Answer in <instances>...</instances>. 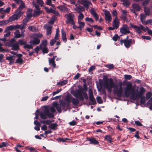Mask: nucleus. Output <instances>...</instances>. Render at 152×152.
<instances>
[{"instance_id":"obj_1","label":"nucleus","mask_w":152,"mask_h":152,"mask_svg":"<svg viewBox=\"0 0 152 152\" xmlns=\"http://www.w3.org/2000/svg\"><path fill=\"white\" fill-rule=\"evenodd\" d=\"M122 83L121 82H119L118 85L115 83L113 79L110 78L108 79H105L104 80L103 83V85L104 88H107L109 92H111L112 89L114 88L113 92L114 94H116L119 98L122 96L123 88Z\"/></svg>"},{"instance_id":"obj_2","label":"nucleus","mask_w":152,"mask_h":152,"mask_svg":"<svg viewBox=\"0 0 152 152\" xmlns=\"http://www.w3.org/2000/svg\"><path fill=\"white\" fill-rule=\"evenodd\" d=\"M50 112L49 109L46 107L43 110V112H41L40 114V118L42 119H45L47 118V117L49 118H53L54 116L53 114L56 112V110L55 108L52 106L50 108Z\"/></svg>"},{"instance_id":"obj_3","label":"nucleus","mask_w":152,"mask_h":152,"mask_svg":"<svg viewBox=\"0 0 152 152\" xmlns=\"http://www.w3.org/2000/svg\"><path fill=\"white\" fill-rule=\"evenodd\" d=\"M125 90V95L126 97H128L129 96L131 91V97L133 99L135 100L138 97L137 93L135 94V93L133 92L134 91V89L132 88V84L130 82H128L127 83V86Z\"/></svg>"},{"instance_id":"obj_4","label":"nucleus","mask_w":152,"mask_h":152,"mask_svg":"<svg viewBox=\"0 0 152 152\" xmlns=\"http://www.w3.org/2000/svg\"><path fill=\"white\" fill-rule=\"evenodd\" d=\"M83 88H79V89H76L73 92V94L76 98H78L80 101H83L84 98L82 94V92L83 91H85L87 90V87L86 84H83Z\"/></svg>"},{"instance_id":"obj_5","label":"nucleus","mask_w":152,"mask_h":152,"mask_svg":"<svg viewBox=\"0 0 152 152\" xmlns=\"http://www.w3.org/2000/svg\"><path fill=\"white\" fill-rule=\"evenodd\" d=\"M77 98L72 97L70 94L67 95L66 96L64 100L66 103V109H68L69 107L70 106V103L72 102V104L74 105H77L79 104V101Z\"/></svg>"},{"instance_id":"obj_6","label":"nucleus","mask_w":152,"mask_h":152,"mask_svg":"<svg viewBox=\"0 0 152 152\" xmlns=\"http://www.w3.org/2000/svg\"><path fill=\"white\" fill-rule=\"evenodd\" d=\"M53 105L55 107L57 111L59 113L61 112V108H62V109H65L66 107V103L65 101H64L62 100H61L59 101V104L57 102H55L53 103ZM67 109H66V110Z\"/></svg>"},{"instance_id":"obj_7","label":"nucleus","mask_w":152,"mask_h":152,"mask_svg":"<svg viewBox=\"0 0 152 152\" xmlns=\"http://www.w3.org/2000/svg\"><path fill=\"white\" fill-rule=\"evenodd\" d=\"M65 17L66 19V23L67 24L69 23L71 25L75 24L74 18L75 17V15L72 13H69L65 15Z\"/></svg>"},{"instance_id":"obj_8","label":"nucleus","mask_w":152,"mask_h":152,"mask_svg":"<svg viewBox=\"0 0 152 152\" xmlns=\"http://www.w3.org/2000/svg\"><path fill=\"white\" fill-rule=\"evenodd\" d=\"M121 44L123 43H124V46L126 48H129L131 44L133 45L135 43V40L134 39H129L128 40L127 39H121L120 40Z\"/></svg>"},{"instance_id":"obj_9","label":"nucleus","mask_w":152,"mask_h":152,"mask_svg":"<svg viewBox=\"0 0 152 152\" xmlns=\"http://www.w3.org/2000/svg\"><path fill=\"white\" fill-rule=\"evenodd\" d=\"M120 31L121 33L124 34L130 33L128 26L126 24L123 25V27L120 28Z\"/></svg>"},{"instance_id":"obj_10","label":"nucleus","mask_w":152,"mask_h":152,"mask_svg":"<svg viewBox=\"0 0 152 152\" xmlns=\"http://www.w3.org/2000/svg\"><path fill=\"white\" fill-rule=\"evenodd\" d=\"M87 140L90 142L89 143L91 144L96 145L98 144L99 142L95 138L91 137H87L86 138Z\"/></svg>"},{"instance_id":"obj_11","label":"nucleus","mask_w":152,"mask_h":152,"mask_svg":"<svg viewBox=\"0 0 152 152\" xmlns=\"http://www.w3.org/2000/svg\"><path fill=\"white\" fill-rule=\"evenodd\" d=\"M89 99L90 101V104L95 105L96 104V102L94 99L93 93L92 92H89Z\"/></svg>"},{"instance_id":"obj_12","label":"nucleus","mask_w":152,"mask_h":152,"mask_svg":"<svg viewBox=\"0 0 152 152\" xmlns=\"http://www.w3.org/2000/svg\"><path fill=\"white\" fill-rule=\"evenodd\" d=\"M78 2L87 9H88L89 5L91 4V2L87 0H78Z\"/></svg>"},{"instance_id":"obj_13","label":"nucleus","mask_w":152,"mask_h":152,"mask_svg":"<svg viewBox=\"0 0 152 152\" xmlns=\"http://www.w3.org/2000/svg\"><path fill=\"white\" fill-rule=\"evenodd\" d=\"M104 14L105 16V20L106 21L110 22L111 20V17L109 11L105 10Z\"/></svg>"},{"instance_id":"obj_14","label":"nucleus","mask_w":152,"mask_h":152,"mask_svg":"<svg viewBox=\"0 0 152 152\" xmlns=\"http://www.w3.org/2000/svg\"><path fill=\"white\" fill-rule=\"evenodd\" d=\"M119 20L117 17H115L113 20V26L115 29H117L119 27Z\"/></svg>"},{"instance_id":"obj_15","label":"nucleus","mask_w":152,"mask_h":152,"mask_svg":"<svg viewBox=\"0 0 152 152\" xmlns=\"http://www.w3.org/2000/svg\"><path fill=\"white\" fill-rule=\"evenodd\" d=\"M40 41V40L37 37H34L33 38V40L32 41H31L30 42V43L33 45H35L39 44Z\"/></svg>"},{"instance_id":"obj_16","label":"nucleus","mask_w":152,"mask_h":152,"mask_svg":"<svg viewBox=\"0 0 152 152\" xmlns=\"http://www.w3.org/2000/svg\"><path fill=\"white\" fill-rule=\"evenodd\" d=\"M145 90V88L143 87H141L140 89L139 92H138L137 93V95L138 96V98H139L144 94Z\"/></svg>"},{"instance_id":"obj_17","label":"nucleus","mask_w":152,"mask_h":152,"mask_svg":"<svg viewBox=\"0 0 152 152\" xmlns=\"http://www.w3.org/2000/svg\"><path fill=\"white\" fill-rule=\"evenodd\" d=\"M61 37L63 42L66 43L67 42L66 33L63 29L61 30Z\"/></svg>"},{"instance_id":"obj_18","label":"nucleus","mask_w":152,"mask_h":152,"mask_svg":"<svg viewBox=\"0 0 152 152\" xmlns=\"http://www.w3.org/2000/svg\"><path fill=\"white\" fill-rule=\"evenodd\" d=\"M16 14H14L9 17V20L10 22H12L14 21L15 20H18L20 18Z\"/></svg>"},{"instance_id":"obj_19","label":"nucleus","mask_w":152,"mask_h":152,"mask_svg":"<svg viewBox=\"0 0 152 152\" xmlns=\"http://www.w3.org/2000/svg\"><path fill=\"white\" fill-rule=\"evenodd\" d=\"M16 14H14L9 17V20L10 22H12L14 21L15 20H18L20 18Z\"/></svg>"},{"instance_id":"obj_20","label":"nucleus","mask_w":152,"mask_h":152,"mask_svg":"<svg viewBox=\"0 0 152 152\" xmlns=\"http://www.w3.org/2000/svg\"><path fill=\"white\" fill-rule=\"evenodd\" d=\"M75 10L78 13H81V12L85 11V9L83 6L79 5L78 6H76Z\"/></svg>"},{"instance_id":"obj_21","label":"nucleus","mask_w":152,"mask_h":152,"mask_svg":"<svg viewBox=\"0 0 152 152\" xmlns=\"http://www.w3.org/2000/svg\"><path fill=\"white\" fill-rule=\"evenodd\" d=\"M19 46L18 43V42H16L13 44L11 50L16 51L19 50Z\"/></svg>"},{"instance_id":"obj_22","label":"nucleus","mask_w":152,"mask_h":152,"mask_svg":"<svg viewBox=\"0 0 152 152\" xmlns=\"http://www.w3.org/2000/svg\"><path fill=\"white\" fill-rule=\"evenodd\" d=\"M57 8L58 9L64 11H68L69 10L65 6L63 5H61L58 6L57 7Z\"/></svg>"},{"instance_id":"obj_23","label":"nucleus","mask_w":152,"mask_h":152,"mask_svg":"<svg viewBox=\"0 0 152 152\" xmlns=\"http://www.w3.org/2000/svg\"><path fill=\"white\" fill-rule=\"evenodd\" d=\"M42 11L40 10V9L34 10V14L33 16L34 17L39 15L40 14H42Z\"/></svg>"},{"instance_id":"obj_24","label":"nucleus","mask_w":152,"mask_h":152,"mask_svg":"<svg viewBox=\"0 0 152 152\" xmlns=\"http://www.w3.org/2000/svg\"><path fill=\"white\" fill-rule=\"evenodd\" d=\"M15 37L16 38H20L22 37V34H20L19 31L18 30H16L14 32Z\"/></svg>"},{"instance_id":"obj_25","label":"nucleus","mask_w":152,"mask_h":152,"mask_svg":"<svg viewBox=\"0 0 152 152\" xmlns=\"http://www.w3.org/2000/svg\"><path fill=\"white\" fill-rule=\"evenodd\" d=\"M104 140L109 142L110 143L113 142L111 137L110 135H106L104 137Z\"/></svg>"},{"instance_id":"obj_26","label":"nucleus","mask_w":152,"mask_h":152,"mask_svg":"<svg viewBox=\"0 0 152 152\" xmlns=\"http://www.w3.org/2000/svg\"><path fill=\"white\" fill-rule=\"evenodd\" d=\"M40 49L42 51L43 54L47 53L49 52V50L47 47H40Z\"/></svg>"},{"instance_id":"obj_27","label":"nucleus","mask_w":152,"mask_h":152,"mask_svg":"<svg viewBox=\"0 0 152 152\" xmlns=\"http://www.w3.org/2000/svg\"><path fill=\"white\" fill-rule=\"evenodd\" d=\"M25 7V4L24 2H22V3L20 4V5L19 6V7L17 9V11H21Z\"/></svg>"},{"instance_id":"obj_28","label":"nucleus","mask_w":152,"mask_h":152,"mask_svg":"<svg viewBox=\"0 0 152 152\" xmlns=\"http://www.w3.org/2000/svg\"><path fill=\"white\" fill-rule=\"evenodd\" d=\"M57 126V124L56 123H53L50 124L48 127L50 129H52L53 130H55L56 129V127Z\"/></svg>"},{"instance_id":"obj_29","label":"nucleus","mask_w":152,"mask_h":152,"mask_svg":"<svg viewBox=\"0 0 152 152\" xmlns=\"http://www.w3.org/2000/svg\"><path fill=\"white\" fill-rule=\"evenodd\" d=\"M67 82L68 81L67 80H64L58 82L57 83V85L60 86H63L66 84L67 83Z\"/></svg>"},{"instance_id":"obj_30","label":"nucleus","mask_w":152,"mask_h":152,"mask_svg":"<svg viewBox=\"0 0 152 152\" xmlns=\"http://www.w3.org/2000/svg\"><path fill=\"white\" fill-rule=\"evenodd\" d=\"M132 6L135 10L137 11H139L140 9V6L137 4H133Z\"/></svg>"},{"instance_id":"obj_31","label":"nucleus","mask_w":152,"mask_h":152,"mask_svg":"<svg viewBox=\"0 0 152 152\" xmlns=\"http://www.w3.org/2000/svg\"><path fill=\"white\" fill-rule=\"evenodd\" d=\"M144 11L145 14L147 15H150L151 12L150 9L149 8L146 7H145L144 8Z\"/></svg>"},{"instance_id":"obj_32","label":"nucleus","mask_w":152,"mask_h":152,"mask_svg":"<svg viewBox=\"0 0 152 152\" xmlns=\"http://www.w3.org/2000/svg\"><path fill=\"white\" fill-rule=\"evenodd\" d=\"M14 29H15L14 26L10 25L6 28L4 32H6L9 30L12 31Z\"/></svg>"},{"instance_id":"obj_33","label":"nucleus","mask_w":152,"mask_h":152,"mask_svg":"<svg viewBox=\"0 0 152 152\" xmlns=\"http://www.w3.org/2000/svg\"><path fill=\"white\" fill-rule=\"evenodd\" d=\"M78 22L79 24V26H78V28L80 30H81L85 26V23L79 20H78Z\"/></svg>"},{"instance_id":"obj_34","label":"nucleus","mask_w":152,"mask_h":152,"mask_svg":"<svg viewBox=\"0 0 152 152\" xmlns=\"http://www.w3.org/2000/svg\"><path fill=\"white\" fill-rule=\"evenodd\" d=\"M47 41L46 39H44L42 41V43L39 45L40 47H47Z\"/></svg>"},{"instance_id":"obj_35","label":"nucleus","mask_w":152,"mask_h":152,"mask_svg":"<svg viewBox=\"0 0 152 152\" xmlns=\"http://www.w3.org/2000/svg\"><path fill=\"white\" fill-rule=\"evenodd\" d=\"M52 28V26H49L47 28L46 32L47 35H49L51 33Z\"/></svg>"},{"instance_id":"obj_36","label":"nucleus","mask_w":152,"mask_h":152,"mask_svg":"<svg viewBox=\"0 0 152 152\" xmlns=\"http://www.w3.org/2000/svg\"><path fill=\"white\" fill-rule=\"evenodd\" d=\"M45 9L47 13H53L54 10L51 7H50L49 9L48 7H45Z\"/></svg>"},{"instance_id":"obj_37","label":"nucleus","mask_w":152,"mask_h":152,"mask_svg":"<svg viewBox=\"0 0 152 152\" xmlns=\"http://www.w3.org/2000/svg\"><path fill=\"white\" fill-rule=\"evenodd\" d=\"M56 140L59 142H64L66 141V140H69V139L67 138H65L64 139L63 138H58Z\"/></svg>"},{"instance_id":"obj_38","label":"nucleus","mask_w":152,"mask_h":152,"mask_svg":"<svg viewBox=\"0 0 152 152\" xmlns=\"http://www.w3.org/2000/svg\"><path fill=\"white\" fill-rule=\"evenodd\" d=\"M139 98H140V103L142 104H143L145 103V96H142Z\"/></svg>"},{"instance_id":"obj_39","label":"nucleus","mask_w":152,"mask_h":152,"mask_svg":"<svg viewBox=\"0 0 152 152\" xmlns=\"http://www.w3.org/2000/svg\"><path fill=\"white\" fill-rule=\"evenodd\" d=\"M23 48L24 49L28 48V49H32L33 48V46L31 45H29L28 44H26L23 46Z\"/></svg>"},{"instance_id":"obj_40","label":"nucleus","mask_w":152,"mask_h":152,"mask_svg":"<svg viewBox=\"0 0 152 152\" xmlns=\"http://www.w3.org/2000/svg\"><path fill=\"white\" fill-rule=\"evenodd\" d=\"M9 22V20H4L0 21V26L4 25L6 23Z\"/></svg>"},{"instance_id":"obj_41","label":"nucleus","mask_w":152,"mask_h":152,"mask_svg":"<svg viewBox=\"0 0 152 152\" xmlns=\"http://www.w3.org/2000/svg\"><path fill=\"white\" fill-rule=\"evenodd\" d=\"M152 96V93L151 92H148L146 94V97L147 99H149Z\"/></svg>"},{"instance_id":"obj_42","label":"nucleus","mask_w":152,"mask_h":152,"mask_svg":"<svg viewBox=\"0 0 152 152\" xmlns=\"http://www.w3.org/2000/svg\"><path fill=\"white\" fill-rule=\"evenodd\" d=\"M96 99L97 102L99 104H102L103 103V101L101 97L100 96H97Z\"/></svg>"},{"instance_id":"obj_43","label":"nucleus","mask_w":152,"mask_h":152,"mask_svg":"<svg viewBox=\"0 0 152 152\" xmlns=\"http://www.w3.org/2000/svg\"><path fill=\"white\" fill-rule=\"evenodd\" d=\"M18 43L21 45H25L27 43V42L26 41H24L23 39H20L18 40Z\"/></svg>"},{"instance_id":"obj_44","label":"nucleus","mask_w":152,"mask_h":152,"mask_svg":"<svg viewBox=\"0 0 152 152\" xmlns=\"http://www.w3.org/2000/svg\"><path fill=\"white\" fill-rule=\"evenodd\" d=\"M120 38L119 36L117 34H115L113 37V39L114 41H116Z\"/></svg>"},{"instance_id":"obj_45","label":"nucleus","mask_w":152,"mask_h":152,"mask_svg":"<svg viewBox=\"0 0 152 152\" xmlns=\"http://www.w3.org/2000/svg\"><path fill=\"white\" fill-rule=\"evenodd\" d=\"M140 20L142 21V23L144 24V23H143V20L146 18V16L145 15L142 14H141L140 15Z\"/></svg>"},{"instance_id":"obj_46","label":"nucleus","mask_w":152,"mask_h":152,"mask_svg":"<svg viewBox=\"0 0 152 152\" xmlns=\"http://www.w3.org/2000/svg\"><path fill=\"white\" fill-rule=\"evenodd\" d=\"M80 14L78 17V21L82 20L84 17V15L81 13H79Z\"/></svg>"},{"instance_id":"obj_47","label":"nucleus","mask_w":152,"mask_h":152,"mask_svg":"<svg viewBox=\"0 0 152 152\" xmlns=\"http://www.w3.org/2000/svg\"><path fill=\"white\" fill-rule=\"evenodd\" d=\"M23 62V60L21 58H18L16 61L15 63L22 64Z\"/></svg>"},{"instance_id":"obj_48","label":"nucleus","mask_w":152,"mask_h":152,"mask_svg":"<svg viewBox=\"0 0 152 152\" xmlns=\"http://www.w3.org/2000/svg\"><path fill=\"white\" fill-rule=\"evenodd\" d=\"M82 94L84 98H85L86 99H88V96L86 92V91H83L82 92Z\"/></svg>"},{"instance_id":"obj_49","label":"nucleus","mask_w":152,"mask_h":152,"mask_svg":"<svg viewBox=\"0 0 152 152\" xmlns=\"http://www.w3.org/2000/svg\"><path fill=\"white\" fill-rule=\"evenodd\" d=\"M85 20L89 22L94 23V20L92 18L88 17H87L85 18Z\"/></svg>"},{"instance_id":"obj_50","label":"nucleus","mask_w":152,"mask_h":152,"mask_svg":"<svg viewBox=\"0 0 152 152\" xmlns=\"http://www.w3.org/2000/svg\"><path fill=\"white\" fill-rule=\"evenodd\" d=\"M15 12H16V14L19 17H21L23 14V12L20 11H17L16 10Z\"/></svg>"},{"instance_id":"obj_51","label":"nucleus","mask_w":152,"mask_h":152,"mask_svg":"<svg viewBox=\"0 0 152 152\" xmlns=\"http://www.w3.org/2000/svg\"><path fill=\"white\" fill-rule=\"evenodd\" d=\"M124 77L125 79L126 80H130L132 78V76L130 75H125Z\"/></svg>"},{"instance_id":"obj_52","label":"nucleus","mask_w":152,"mask_h":152,"mask_svg":"<svg viewBox=\"0 0 152 152\" xmlns=\"http://www.w3.org/2000/svg\"><path fill=\"white\" fill-rule=\"evenodd\" d=\"M105 66L110 69H112L114 67V66H113V64H107Z\"/></svg>"},{"instance_id":"obj_53","label":"nucleus","mask_w":152,"mask_h":152,"mask_svg":"<svg viewBox=\"0 0 152 152\" xmlns=\"http://www.w3.org/2000/svg\"><path fill=\"white\" fill-rule=\"evenodd\" d=\"M90 12L91 14L92 15L94 16L96 15H97V14L95 10L93 9H92L90 11Z\"/></svg>"},{"instance_id":"obj_54","label":"nucleus","mask_w":152,"mask_h":152,"mask_svg":"<svg viewBox=\"0 0 152 152\" xmlns=\"http://www.w3.org/2000/svg\"><path fill=\"white\" fill-rule=\"evenodd\" d=\"M152 23V19H149L147 20H146L144 23V24L145 25H147L148 24H151Z\"/></svg>"},{"instance_id":"obj_55","label":"nucleus","mask_w":152,"mask_h":152,"mask_svg":"<svg viewBox=\"0 0 152 152\" xmlns=\"http://www.w3.org/2000/svg\"><path fill=\"white\" fill-rule=\"evenodd\" d=\"M141 37L142 39L147 40H150L151 39V37L148 36H142Z\"/></svg>"},{"instance_id":"obj_56","label":"nucleus","mask_w":152,"mask_h":152,"mask_svg":"<svg viewBox=\"0 0 152 152\" xmlns=\"http://www.w3.org/2000/svg\"><path fill=\"white\" fill-rule=\"evenodd\" d=\"M56 40L54 39H52L50 41V45L51 46L53 45L56 42Z\"/></svg>"},{"instance_id":"obj_57","label":"nucleus","mask_w":152,"mask_h":152,"mask_svg":"<svg viewBox=\"0 0 152 152\" xmlns=\"http://www.w3.org/2000/svg\"><path fill=\"white\" fill-rule=\"evenodd\" d=\"M61 90L62 89L60 88L59 89L57 90L56 91L53 92V96L55 95L56 94L60 92L61 91Z\"/></svg>"},{"instance_id":"obj_58","label":"nucleus","mask_w":152,"mask_h":152,"mask_svg":"<svg viewBox=\"0 0 152 152\" xmlns=\"http://www.w3.org/2000/svg\"><path fill=\"white\" fill-rule=\"evenodd\" d=\"M136 31V32L138 34H140L141 33V28L137 26V28H135Z\"/></svg>"},{"instance_id":"obj_59","label":"nucleus","mask_w":152,"mask_h":152,"mask_svg":"<svg viewBox=\"0 0 152 152\" xmlns=\"http://www.w3.org/2000/svg\"><path fill=\"white\" fill-rule=\"evenodd\" d=\"M33 4L36 8L35 10L40 9L39 6L38 5L34 2L33 3Z\"/></svg>"},{"instance_id":"obj_60","label":"nucleus","mask_w":152,"mask_h":152,"mask_svg":"<svg viewBox=\"0 0 152 152\" xmlns=\"http://www.w3.org/2000/svg\"><path fill=\"white\" fill-rule=\"evenodd\" d=\"M77 123V122L73 120L69 123V124L71 126H73L76 125Z\"/></svg>"},{"instance_id":"obj_61","label":"nucleus","mask_w":152,"mask_h":152,"mask_svg":"<svg viewBox=\"0 0 152 152\" xmlns=\"http://www.w3.org/2000/svg\"><path fill=\"white\" fill-rule=\"evenodd\" d=\"M139 133V131H136L135 134L134 135V137L137 138V139H140V137L138 135Z\"/></svg>"},{"instance_id":"obj_62","label":"nucleus","mask_w":152,"mask_h":152,"mask_svg":"<svg viewBox=\"0 0 152 152\" xmlns=\"http://www.w3.org/2000/svg\"><path fill=\"white\" fill-rule=\"evenodd\" d=\"M34 36L39 38H41L42 37L43 35L41 33H37L34 34Z\"/></svg>"},{"instance_id":"obj_63","label":"nucleus","mask_w":152,"mask_h":152,"mask_svg":"<svg viewBox=\"0 0 152 152\" xmlns=\"http://www.w3.org/2000/svg\"><path fill=\"white\" fill-rule=\"evenodd\" d=\"M37 2V3H38L39 4H40L41 5V6L43 5L44 4V3L42 0H36Z\"/></svg>"},{"instance_id":"obj_64","label":"nucleus","mask_w":152,"mask_h":152,"mask_svg":"<svg viewBox=\"0 0 152 152\" xmlns=\"http://www.w3.org/2000/svg\"><path fill=\"white\" fill-rule=\"evenodd\" d=\"M95 69V66H91L88 69V71L90 72H91Z\"/></svg>"}]
</instances>
